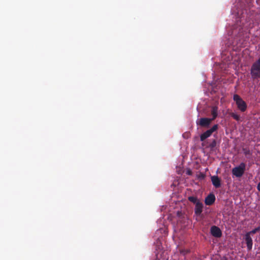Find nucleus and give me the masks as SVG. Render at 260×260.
<instances>
[{
	"instance_id": "nucleus-1",
	"label": "nucleus",
	"mask_w": 260,
	"mask_h": 260,
	"mask_svg": "<svg viewBox=\"0 0 260 260\" xmlns=\"http://www.w3.org/2000/svg\"><path fill=\"white\" fill-rule=\"evenodd\" d=\"M250 75L253 79L260 78V56L251 65Z\"/></svg>"
},
{
	"instance_id": "nucleus-2",
	"label": "nucleus",
	"mask_w": 260,
	"mask_h": 260,
	"mask_svg": "<svg viewBox=\"0 0 260 260\" xmlns=\"http://www.w3.org/2000/svg\"><path fill=\"white\" fill-rule=\"evenodd\" d=\"M233 100L236 102L238 109L242 112H245L247 108L246 102L238 94H234Z\"/></svg>"
},
{
	"instance_id": "nucleus-3",
	"label": "nucleus",
	"mask_w": 260,
	"mask_h": 260,
	"mask_svg": "<svg viewBox=\"0 0 260 260\" xmlns=\"http://www.w3.org/2000/svg\"><path fill=\"white\" fill-rule=\"evenodd\" d=\"M245 168L246 164L244 162H241L238 166L232 169V174L236 177H241L244 174Z\"/></svg>"
},
{
	"instance_id": "nucleus-4",
	"label": "nucleus",
	"mask_w": 260,
	"mask_h": 260,
	"mask_svg": "<svg viewBox=\"0 0 260 260\" xmlns=\"http://www.w3.org/2000/svg\"><path fill=\"white\" fill-rule=\"evenodd\" d=\"M218 125L215 124L211 128L208 129L203 134H202L200 136V140L202 142L204 141L206 139L210 137L213 133L216 131L218 129Z\"/></svg>"
},
{
	"instance_id": "nucleus-5",
	"label": "nucleus",
	"mask_w": 260,
	"mask_h": 260,
	"mask_svg": "<svg viewBox=\"0 0 260 260\" xmlns=\"http://www.w3.org/2000/svg\"><path fill=\"white\" fill-rule=\"evenodd\" d=\"M213 119L208 118H201L199 121H197V124L202 127L207 128L210 125Z\"/></svg>"
},
{
	"instance_id": "nucleus-6",
	"label": "nucleus",
	"mask_w": 260,
	"mask_h": 260,
	"mask_svg": "<svg viewBox=\"0 0 260 260\" xmlns=\"http://www.w3.org/2000/svg\"><path fill=\"white\" fill-rule=\"evenodd\" d=\"M210 232L211 235L216 238H220L222 235V232L219 228L215 225L211 228Z\"/></svg>"
},
{
	"instance_id": "nucleus-7",
	"label": "nucleus",
	"mask_w": 260,
	"mask_h": 260,
	"mask_svg": "<svg viewBox=\"0 0 260 260\" xmlns=\"http://www.w3.org/2000/svg\"><path fill=\"white\" fill-rule=\"evenodd\" d=\"M211 182L213 186L217 188L221 186V180L218 176H212L211 177Z\"/></svg>"
},
{
	"instance_id": "nucleus-8",
	"label": "nucleus",
	"mask_w": 260,
	"mask_h": 260,
	"mask_svg": "<svg viewBox=\"0 0 260 260\" xmlns=\"http://www.w3.org/2000/svg\"><path fill=\"white\" fill-rule=\"evenodd\" d=\"M215 201V197L214 194H209L205 200V203L206 205H212Z\"/></svg>"
},
{
	"instance_id": "nucleus-9",
	"label": "nucleus",
	"mask_w": 260,
	"mask_h": 260,
	"mask_svg": "<svg viewBox=\"0 0 260 260\" xmlns=\"http://www.w3.org/2000/svg\"><path fill=\"white\" fill-rule=\"evenodd\" d=\"M245 240L246 243L248 250H251L253 245L252 239L251 237V236L246 234L245 236Z\"/></svg>"
},
{
	"instance_id": "nucleus-10",
	"label": "nucleus",
	"mask_w": 260,
	"mask_h": 260,
	"mask_svg": "<svg viewBox=\"0 0 260 260\" xmlns=\"http://www.w3.org/2000/svg\"><path fill=\"white\" fill-rule=\"evenodd\" d=\"M203 208V204L202 202H199L197 203L194 208V213L197 215H200L202 211Z\"/></svg>"
},
{
	"instance_id": "nucleus-11",
	"label": "nucleus",
	"mask_w": 260,
	"mask_h": 260,
	"mask_svg": "<svg viewBox=\"0 0 260 260\" xmlns=\"http://www.w3.org/2000/svg\"><path fill=\"white\" fill-rule=\"evenodd\" d=\"M216 145V140L215 139H213L212 142L208 146V147H209L211 151H214L215 150Z\"/></svg>"
},
{
	"instance_id": "nucleus-12",
	"label": "nucleus",
	"mask_w": 260,
	"mask_h": 260,
	"mask_svg": "<svg viewBox=\"0 0 260 260\" xmlns=\"http://www.w3.org/2000/svg\"><path fill=\"white\" fill-rule=\"evenodd\" d=\"M217 111H218V108L217 107H212V110H211V114L213 116V117L212 118V119H213V120L215 119L217 117Z\"/></svg>"
},
{
	"instance_id": "nucleus-13",
	"label": "nucleus",
	"mask_w": 260,
	"mask_h": 260,
	"mask_svg": "<svg viewBox=\"0 0 260 260\" xmlns=\"http://www.w3.org/2000/svg\"><path fill=\"white\" fill-rule=\"evenodd\" d=\"M188 200H189L190 202H191V203H192L194 204L195 205L197 204V203L200 202V201L198 200V199L197 198V197H194V196H190V197H189L188 198Z\"/></svg>"
},
{
	"instance_id": "nucleus-14",
	"label": "nucleus",
	"mask_w": 260,
	"mask_h": 260,
	"mask_svg": "<svg viewBox=\"0 0 260 260\" xmlns=\"http://www.w3.org/2000/svg\"><path fill=\"white\" fill-rule=\"evenodd\" d=\"M259 231H260V226H258V227L252 230V231H251L249 232H247L246 234L251 236V235H252L255 234L256 232H257Z\"/></svg>"
},
{
	"instance_id": "nucleus-15",
	"label": "nucleus",
	"mask_w": 260,
	"mask_h": 260,
	"mask_svg": "<svg viewBox=\"0 0 260 260\" xmlns=\"http://www.w3.org/2000/svg\"><path fill=\"white\" fill-rule=\"evenodd\" d=\"M230 115H231V117H233L236 120H237V121L240 120V116L239 115H238L237 114H236L235 113H231Z\"/></svg>"
},
{
	"instance_id": "nucleus-16",
	"label": "nucleus",
	"mask_w": 260,
	"mask_h": 260,
	"mask_svg": "<svg viewBox=\"0 0 260 260\" xmlns=\"http://www.w3.org/2000/svg\"><path fill=\"white\" fill-rule=\"evenodd\" d=\"M257 188L259 191H260V182L257 184Z\"/></svg>"
},
{
	"instance_id": "nucleus-17",
	"label": "nucleus",
	"mask_w": 260,
	"mask_h": 260,
	"mask_svg": "<svg viewBox=\"0 0 260 260\" xmlns=\"http://www.w3.org/2000/svg\"><path fill=\"white\" fill-rule=\"evenodd\" d=\"M244 153L245 154H250V151L249 150H246L245 151H244Z\"/></svg>"
},
{
	"instance_id": "nucleus-18",
	"label": "nucleus",
	"mask_w": 260,
	"mask_h": 260,
	"mask_svg": "<svg viewBox=\"0 0 260 260\" xmlns=\"http://www.w3.org/2000/svg\"><path fill=\"white\" fill-rule=\"evenodd\" d=\"M199 178L203 179L204 178V175L203 174H202L201 176L199 177Z\"/></svg>"
},
{
	"instance_id": "nucleus-19",
	"label": "nucleus",
	"mask_w": 260,
	"mask_h": 260,
	"mask_svg": "<svg viewBox=\"0 0 260 260\" xmlns=\"http://www.w3.org/2000/svg\"><path fill=\"white\" fill-rule=\"evenodd\" d=\"M191 172L190 171H189L188 172V174H189V175H191Z\"/></svg>"
},
{
	"instance_id": "nucleus-20",
	"label": "nucleus",
	"mask_w": 260,
	"mask_h": 260,
	"mask_svg": "<svg viewBox=\"0 0 260 260\" xmlns=\"http://www.w3.org/2000/svg\"><path fill=\"white\" fill-rule=\"evenodd\" d=\"M154 260H160V259H159L157 256Z\"/></svg>"
}]
</instances>
